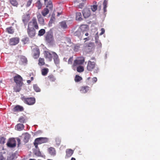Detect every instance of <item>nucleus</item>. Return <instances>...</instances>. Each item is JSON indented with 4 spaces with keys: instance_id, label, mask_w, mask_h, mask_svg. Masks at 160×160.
<instances>
[{
    "instance_id": "1",
    "label": "nucleus",
    "mask_w": 160,
    "mask_h": 160,
    "mask_svg": "<svg viewBox=\"0 0 160 160\" xmlns=\"http://www.w3.org/2000/svg\"><path fill=\"white\" fill-rule=\"evenodd\" d=\"M44 2L46 8L42 11L41 13L43 16L45 17L49 13V10H52L53 5L51 0H44Z\"/></svg>"
},
{
    "instance_id": "2",
    "label": "nucleus",
    "mask_w": 160,
    "mask_h": 160,
    "mask_svg": "<svg viewBox=\"0 0 160 160\" xmlns=\"http://www.w3.org/2000/svg\"><path fill=\"white\" fill-rule=\"evenodd\" d=\"M87 68L88 71H90L94 70V72L95 73H97L99 70L96 62L90 61H89L88 62Z\"/></svg>"
},
{
    "instance_id": "3",
    "label": "nucleus",
    "mask_w": 160,
    "mask_h": 160,
    "mask_svg": "<svg viewBox=\"0 0 160 160\" xmlns=\"http://www.w3.org/2000/svg\"><path fill=\"white\" fill-rule=\"evenodd\" d=\"M87 28V26L86 25H81L78 30L74 32V35L80 38H82L84 34V31Z\"/></svg>"
},
{
    "instance_id": "4",
    "label": "nucleus",
    "mask_w": 160,
    "mask_h": 160,
    "mask_svg": "<svg viewBox=\"0 0 160 160\" xmlns=\"http://www.w3.org/2000/svg\"><path fill=\"white\" fill-rule=\"evenodd\" d=\"M48 141V139L47 138L40 137L37 138L35 139L34 142V145L36 148L39 149L38 147V144L47 142Z\"/></svg>"
},
{
    "instance_id": "5",
    "label": "nucleus",
    "mask_w": 160,
    "mask_h": 160,
    "mask_svg": "<svg viewBox=\"0 0 160 160\" xmlns=\"http://www.w3.org/2000/svg\"><path fill=\"white\" fill-rule=\"evenodd\" d=\"M21 98L24 103L28 105H32L35 103V99L33 97L26 98L23 96Z\"/></svg>"
},
{
    "instance_id": "6",
    "label": "nucleus",
    "mask_w": 160,
    "mask_h": 160,
    "mask_svg": "<svg viewBox=\"0 0 160 160\" xmlns=\"http://www.w3.org/2000/svg\"><path fill=\"white\" fill-rule=\"evenodd\" d=\"M28 27L31 28H34L36 29L39 28L37 19L35 17H33L28 23Z\"/></svg>"
},
{
    "instance_id": "7",
    "label": "nucleus",
    "mask_w": 160,
    "mask_h": 160,
    "mask_svg": "<svg viewBox=\"0 0 160 160\" xmlns=\"http://www.w3.org/2000/svg\"><path fill=\"white\" fill-rule=\"evenodd\" d=\"M46 41L50 44H52L54 41V38L52 34L50 32L47 33L45 37Z\"/></svg>"
},
{
    "instance_id": "8",
    "label": "nucleus",
    "mask_w": 160,
    "mask_h": 160,
    "mask_svg": "<svg viewBox=\"0 0 160 160\" xmlns=\"http://www.w3.org/2000/svg\"><path fill=\"white\" fill-rule=\"evenodd\" d=\"M84 62V58L83 57H79L74 61L72 67H74L77 65L82 64Z\"/></svg>"
},
{
    "instance_id": "9",
    "label": "nucleus",
    "mask_w": 160,
    "mask_h": 160,
    "mask_svg": "<svg viewBox=\"0 0 160 160\" xmlns=\"http://www.w3.org/2000/svg\"><path fill=\"white\" fill-rule=\"evenodd\" d=\"M34 28H31L28 27L27 32L28 35L30 38L34 37L36 35V30Z\"/></svg>"
},
{
    "instance_id": "10",
    "label": "nucleus",
    "mask_w": 160,
    "mask_h": 160,
    "mask_svg": "<svg viewBox=\"0 0 160 160\" xmlns=\"http://www.w3.org/2000/svg\"><path fill=\"white\" fill-rule=\"evenodd\" d=\"M8 147L10 148H13L16 146V141L14 138H9L7 143Z\"/></svg>"
},
{
    "instance_id": "11",
    "label": "nucleus",
    "mask_w": 160,
    "mask_h": 160,
    "mask_svg": "<svg viewBox=\"0 0 160 160\" xmlns=\"http://www.w3.org/2000/svg\"><path fill=\"white\" fill-rule=\"evenodd\" d=\"M52 52H50L48 51H45L44 52L45 58L49 61H51L52 60L53 56Z\"/></svg>"
},
{
    "instance_id": "12",
    "label": "nucleus",
    "mask_w": 160,
    "mask_h": 160,
    "mask_svg": "<svg viewBox=\"0 0 160 160\" xmlns=\"http://www.w3.org/2000/svg\"><path fill=\"white\" fill-rule=\"evenodd\" d=\"M22 78L19 75H17L14 77V80L17 84L21 86L22 84Z\"/></svg>"
},
{
    "instance_id": "13",
    "label": "nucleus",
    "mask_w": 160,
    "mask_h": 160,
    "mask_svg": "<svg viewBox=\"0 0 160 160\" xmlns=\"http://www.w3.org/2000/svg\"><path fill=\"white\" fill-rule=\"evenodd\" d=\"M19 38H12L10 39L9 44L11 45H15L19 43Z\"/></svg>"
},
{
    "instance_id": "14",
    "label": "nucleus",
    "mask_w": 160,
    "mask_h": 160,
    "mask_svg": "<svg viewBox=\"0 0 160 160\" xmlns=\"http://www.w3.org/2000/svg\"><path fill=\"white\" fill-rule=\"evenodd\" d=\"M82 13L85 18L89 17L91 15V11L89 8H85L82 11Z\"/></svg>"
},
{
    "instance_id": "15",
    "label": "nucleus",
    "mask_w": 160,
    "mask_h": 160,
    "mask_svg": "<svg viewBox=\"0 0 160 160\" xmlns=\"http://www.w3.org/2000/svg\"><path fill=\"white\" fill-rule=\"evenodd\" d=\"M37 17L39 23L41 25H44V20L40 13H38L37 14Z\"/></svg>"
},
{
    "instance_id": "16",
    "label": "nucleus",
    "mask_w": 160,
    "mask_h": 160,
    "mask_svg": "<svg viewBox=\"0 0 160 160\" xmlns=\"http://www.w3.org/2000/svg\"><path fill=\"white\" fill-rule=\"evenodd\" d=\"M93 48V43L90 42L88 44H86L84 46L85 49L88 52H90Z\"/></svg>"
},
{
    "instance_id": "17",
    "label": "nucleus",
    "mask_w": 160,
    "mask_h": 160,
    "mask_svg": "<svg viewBox=\"0 0 160 160\" xmlns=\"http://www.w3.org/2000/svg\"><path fill=\"white\" fill-rule=\"evenodd\" d=\"M53 55V59L54 62L56 64H58L60 62L59 59L58 58V55L54 52H52Z\"/></svg>"
},
{
    "instance_id": "18",
    "label": "nucleus",
    "mask_w": 160,
    "mask_h": 160,
    "mask_svg": "<svg viewBox=\"0 0 160 160\" xmlns=\"http://www.w3.org/2000/svg\"><path fill=\"white\" fill-rule=\"evenodd\" d=\"M40 55V51L39 48H36L33 49V57L35 59L38 58Z\"/></svg>"
},
{
    "instance_id": "19",
    "label": "nucleus",
    "mask_w": 160,
    "mask_h": 160,
    "mask_svg": "<svg viewBox=\"0 0 160 160\" xmlns=\"http://www.w3.org/2000/svg\"><path fill=\"white\" fill-rule=\"evenodd\" d=\"M89 89V87L88 86H82L80 87V91L81 93H87Z\"/></svg>"
},
{
    "instance_id": "20",
    "label": "nucleus",
    "mask_w": 160,
    "mask_h": 160,
    "mask_svg": "<svg viewBox=\"0 0 160 160\" xmlns=\"http://www.w3.org/2000/svg\"><path fill=\"white\" fill-rule=\"evenodd\" d=\"M74 151L71 149H67L66 150V158H68L72 156L73 154Z\"/></svg>"
},
{
    "instance_id": "21",
    "label": "nucleus",
    "mask_w": 160,
    "mask_h": 160,
    "mask_svg": "<svg viewBox=\"0 0 160 160\" xmlns=\"http://www.w3.org/2000/svg\"><path fill=\"white\" fill-rule=\"evenodd\" d=\"M29 19L30 16L28 14L24 15L22 17V21L25 24H26Z\"/></svg>"
},
{
    "instance_id": "22",
    "label": "nucleus",
    "mask_w": 160,
    "mask_h": 160,
    "mask_svg": "<svg viewBox=\"0 0 160 160\" xmlns=\"http://www.w3.org/2000/svg\"><path fill=\"white\" fill-rule=\"evenodd\" d=\"M49 154L51 156H54L56 155V150L54 148L51 147L48 149Z\"/></svg>"
},
{
    "instance_id": "23",
    "label": "nucleus",
    "mask_w": 160,
    "mask_h": 160,
    "mask_svg": "<svg viewBox=\"0 0 160 160\" xmlns=\"http://www.w3.org/2000/svg\"><path fill=\"white\" fill-rule=\"evenodd\" d=\"M23 135L24 136L23 141L25 143L28 142L30 138V134L28 133H26L23 134Z\"/></svg>"
},
{
    "instance_id": "24",
    "label": "nucleus",
    "mask_w": 160,
    "mask_h": 160,
    "mask_svg": "<svg viewBox=\"0 0 160 160\" xmlns=\"http://www.w3.org/2000/svg\"><path fill=\"white\" fill-rule=\"evenodd\" d=\"M14 111L22 112L23 111V108L21 106L18 105L16 106L14 108Z\"/></svg>"
},
{
    "instance_id": "25",
    "label": "nucleus",
    "mask_w": 160,
    "mask_h": 160,
    "mask_svg": "<svg viewBox=\"0 0 160 160\" xmlns=\"http://www.w3.org/2000/svg\"><path fill=\"white\" fill-rule=\"evenodd\" d=\"M16 128L18 131L22 130L24 128V126L23 124L18 123L16 127Z\"/></svg>"
},
{
    "instance_id": "26",
    "label": "nucleus",
    "mask_w": 160,
    "mask_h": 160,
    "mask_svg": "<svg viewBox=\"0 0 160 160\" xmlns=\"http://www.w3.org/2000/svg\"><path fill=\"white\" fill-rule=\"evenodd\" d=\"M93 3H95V5H91L90 6V8L92 11L93 12H94L97 9L98 5L96 4L97 2L96 1H94Z\"/></svg>"
},
{
    "instance_id": "27",
    "label": "nucleus",
    "mask_w": 160,
    "mask_h": 160,
    "mask_svg": "<svg viewBox=\"0 0 160 160\" xmlns=\"http://www.w3.org/2000/svg\"><path fill=\"white\" fill-rule=\"evenodd\" d=\"M76 20L81 21L82 20V15L81 12H77L76 13Z\"/></svg>"
},
{
    "instance_id": "28",
    "label": "nucleus",
    "mask_w": 160,
    "mask_h": 160,
    "mask_svg": "<svg viewBox=\"0 0 160 160\" xmlns=\"http://www.w3.org/2000/svg\"><path fill=\"white\" fill-rule=\"evenodd\" d=\"M37 1L36 3V6L37 7L38 9H40L41 8L42 4L41 3V0H37Z\"/></svg>"
},
{
    "instance_id": "29",
    "label": "nucleus",
    "mask_w": 160,
    "mask_h": 160,
    "mask_svg": "<svg viewBox=\"0 0 160 160\" xmlns=\"http://www.w3.org/2000/svg\"><path fill=\"white\" fill-rule=\"evenodd\" d=\"M45 62L44 59L43 58H40L38 60V64L39 65L42 66L44 65Z\"/></svg>"
},
{
    "instance_id": "30",
    "label": "nucleus",
    "mask_w": 160,
    "mask_h": 160,
    "mask_svg": "<svg viewBox=\"0 0 160 160\" xmlns=\"http://www.w3.org/2000/svg\"><path fill=\"white\" fill-rule=\"evenodd\" d=\"M48 78L50 81L52 82L55 81L56 79L54 75L52 74L49 75L48 77Z\"/></svg>"
},
{
    "instance_id": "31",
    "label": "nucleus",
    "mask_w": 160,
    "mask_h": 160,
    "mask_svg": "<svg viewBox=\"0 0 160 160\" xmlns=\"http://www.w3.org/2000/svg\"><path fill=\"white\" fill-rule=\"evenodd\" d=\"M20 61L22 64L26 63L27 62V59L24 56H22L20 58Z\"/></svg>"
},
{
    "instance_id": "32",
    "label": "nucleus",
    "mask_w": 160,
    "mask_h": 160,
    "mask_svg": "<svg viewBox=\"0 0 160 160\" xmlns=\"http://www.w3.org/2000/svg\"><path fill=\"white\" fill-rule=\"evenodd\" d=\"M7 32L9 34H13L14 32V30L12 27H10L6 29Z\"/></svg>"
},
{
    "instance_id": "33",
    "label": "nucleus",
    "mask_w": 160,
    "mask_h": 160,
    "mask_svg": "<svg viewBox=\"0 0 160 160\" xmlns=\"http://www.w3.org/2000/svg\"><path fill=\"white\" fill-rule=\"evenodd\" d=\"M42 75L43 76H45L47 75L48 72V68L42 69L41 70Z\"/></svg>"
},
{
    "instance_id": "34",
    "label": "nucleus",
    "mask_w": 160,
    "mask_h": 160,
    "mask_svg": "<svg viewBox=\"0 0 160 160\" xmlns=\"http://www.w3.org/2000/svg\"><path fill=\"white\" fill-rule=\"evenodd\" d=\"M45 33V30L44 29H42L39 30L38 32V35L39 36H43Z\"/></svg>"
},
{
    "instance_id": "35",
    "label": "nucleus",
    "mask_w": 160,
    "mask_h": 160,
    "mask_svg": "<svg viewBox=\"0 0 160 160\" xmlns=\"http://www.w3.org/2000/svg\"><path fill=\"white\" fill-rule=\"evenodd\" d=\"M77 71L79 72H82L84 71V69L83 66H79L77 68Z\"/></svg>"
},
{
    "instance_id": "36",
    "label": "nucleus",
    "mask_w": 160,
    "mask_h": 160,
    "mask_svg": "<svg viewBox=\"0 0 160 160\" xmlns=\"http://www.w3.org/2000/svg\"><path fill=\"white\" fill-rule=\"evenodd\" d=\"M82 79V78L78 75H76L75 76L74 80L76 82H78Z\"/></svg>"
},
{
    "instance_id": "37",
    "label": "nucleus",
    "mask_w": 160,
    "mask_h": 160,
    "mask_svg": "<svg viewBox=\"0 0 160 160\" xmlns=\"http://www.w3.org/2000/svg\"><path fill=\"white\" fill-rule=\"evenodd\" d=\"M33 88L34 90L36 92H39L40 91V89L37 84H34L33 85Z\"/></svg>"
},
{
    "instance_id": "38",
    "label": "nucleus",
    "mask_w": 160,
    "mask_h": 160,
    "mask_svg": "<svg viewBox=\"0 0 160 160\" xmlns=\"http://www.w3.org/2000/svg\"><path fill=\"white\" fill-rule=\"evenodd\" d=\"M61 27L63 29H66L67 28V26L65 22L62 21L60 23Z\"/></svg>"
},
{
    "instance_id": "39",
    "label": "nucleus",
    "mask_w": 160,
    "mask_h": 160,
    "mask_svg": "<svg viewBox=\"0 0 160 160\" xmlns=\"http://www.w3.org/2000/svg\"><path fill=\"white\" fill-rule=\"evenodd\" d=\"M26 120V119L23 116H21L19 118L18 121L20 122L24 123L25 122Z\"/></svg>"
},
{
    "instance_id": "40",
    "label": "nucleus",
    "mask_w": 160,
    "mask_h": 160,
    "mask_svg": "<svg viewBox=\"0 0 160 160\" xmlns=\"http://www.w3.org/2000/svg\"><path fill=\"white\" fill-rule=\"evenodd\" d=\"M9 2L11 3V4L14 6H16L18 5V3L17 1L16 0H9Z\"/></svg>"
},
{
    "instance_id": "41",
    "label": "nucleus",
    "mask_w": 160,
    "mask_h": 160,
    "mask_svg": "<svg viewBox=\"0 0 160 160\" xmlns=\"http://www.w3.org/2000/svg\"><path fill=\"white\" fill-rule=\"evenodd\" d=\"M107 1L106 0H104L103 2V10L104 12L106 11V8L107 7Z\"/></svg>"
},
{
    "instance_id": "42",
    "label": "nucleus",
    "mask_w": 160,
    "mask_h": 160,
    "mask_svg": "<svg viewBox=\"0 0 160 160\" xmlns=\"http://www.w3.org/2000/svg\"><path fill=\"white\" fill-rule=\"evenodd\" d=\"M55 18L54 17H52L51 18L49 22V25L50 26L52 25V24L53 23L55 20Z\"/></svg>"
},
{
    "instance_id": "43",
    "label": "nucleus",
    "mask_w": 160,
    "mask_h": 160,
    "mask_svg": "<svg viewBox=\"0 0 160 160\" xmlns=\"http://www.w3.org/2000/svg\"><path fill=\"white\" fill-rule=\"evenodd\" d=\"M5 138L3 137H1L0 138V144H4L5 143Z\"/></svg>"
},
{
    "instance_id": "44",
    "label": "nucleus",
    "mask_w": 160,
    "mask_h": 160,
    "mask_svg": "<svg viewBox=\"0 0 160 160\" xmlns=\"http://www.w3.org/2000/svg\"><path fill=\"white\" fill-rule=\"evenodd\" d=\"M34 154L38 156H40L41 155V153L39 150H36L34 151Z\"/></svg>"
},
{
    "instance_id": "45",
    "label": "nucleus",
    "mask_w": 160,
    "mask_h": 160,
    "mask_svg": "<svg viewBox=\"0 0 160 160\" xmlns=\"http://www.w3.org/2000/svg\"><path fill=\"white\" fill-rule=\"evenodd\" d=\"M95 42L97 45L99 47H101L102 46V44L99 40L95 39Z\"/></svg>"
},
{
    "instance_id": "46",
    "label": "nucleus",
    "mask_w": 160,
    "mask_h": 160,
    "mask_svg": "<svg viewBox=\"0 0 160 160\" xmlns=\"http://www.w3.org/2000/svg\"><path fill=\"white\" fill-rule=\"evenodd\" d=\"M55 141L57 144L59 145L60 144L61 142V139L59 138H56L55 139Z\"/></svg>"
},
{
    "instance_id": "47",
    "label": "nucleus",
    "mask_w": 160,
    "mask_h": 160,
    "mask_svg": "<svg viewBox=\"0 0 160 160\" xmlns=\"http://www.w3.org/2000/svg\"><path fill=\"white\" fill-rule=\"evenodd\" d=\"M32 0H29L28 1H27L26 4V7H29L32 3Z\"/></svg>"
},
{
    "instance_id": "48",
    "label": "nucleus",
    "mask_w": 160,
    "mask_h": 160,
    "mask_svg": "<svg viewBox=\"0 0 160 160\" xmlns=\"http://www.w3.org/2000/svg\"><path fill=\"white\" fill-rule=\"evenodd\" d=\"M73 61V57H71L68 59V64H71L72 63Z\"/></svg>"
},
{
    "instance_id": "49",
    "label": "nucleus",
    "mask_w": 160,
    "mask_h": 160,
    "mask_svg": "<svg viewBox=\"0 0 160 160\" xmlns=\"http://www.w3.org/2000/svg\"><path fill=\"white\" fill-rule=\"evenodd\" d=\"M97 80V79L96 77H94L92 78V82L93 83L96 82Z\"/></svg>"
},
{
    "instance_id": "50",
    "label": "nucleus",
    "mask_w": 160,
    "mask_h": 160,
    "mask_svg": "<svg viewBox=\"0 0 160 160\" xmlns=\"http://www.w3.org/2000/svg\"><path fill=\"white\" fill-rule=\"evenodd\" d=\"M101 32L100 34V35H102V34H104L105 32V29L104 28H101Z\"/></svg>"
},
{
    "instance_id": "51",
    "label": "nucleus",
    "mask_w": 160,
    "mask_h": 160,
    "mask_svg": "<svg viewBox=\"0 0 160 160\" xmlns=\"http://www.w3.org/2000/svg\"><path fill=\"white\" fill-rule=\"evenodd\" d=\"M5 158L1 154L0 155V160H4Z\"/></svg>"
},
{
    "instance_id": "52",
    "label": "nucleus",
    "mask_w": 160,
    "mask_h": 160,
    "mask_svg": "<svg viewBox=\"0 0 160 160\" xmlns=\"http://www.w3.org/2000/svg\"><path fill=\"white\" fill-rule=\"evenodd\" d=\"M84 39L85 40V41H86L89 40V37H88V38H84Z\"/></svg>"
},
{
    "instance_id": "53",
    "label": "nucleus",
    "mask_w": 160,
    "mask_h": 160,
    "mask_svg": "<svg viewBox=\"0 0 160 160\" xmlns=\"http://www.w3.org/2000/svg\"><path fill=\"white\" fill-rule=\"evenodd\" d=\"M31 80H28L27 81V82L28 83V84H30L31 82Z\"/></svg>"
},
{
    "instance_id": "54",
    "label": "nucleus",
    "mask_w": 160,
    "mask_h": 160,
    "mask_svg": "<svg viewBox=\"0 0 160 160\" xmlns=\"http://www.w3.org/2000/svg\"><path fill=\"white\" fill-rule=\"evenodd\" d=\"M62 14L61 12H58V14H57V16H59L60 15H61Z\"/></svg>"
},
{
    "instance_id": "55",
    "label": "nucleus",
    "mask_w": 160,
    "mask_h": 160,
    "mask_svg": "<svg viewBox=\"0 0 160 160\" xmlns=\"http://www.w3.org/2000/svg\"><path fill=\"white\" fill-rule=\"evenodd\" d=\"M85 35L86 36H88V32H86L85 33Z\"/></svg>"
},
{
    "instance_id": "56",
    "label": "nucleus",
    "mask_w": 160,
    "mask_h": 160,
    "mask_svg": "<svg viewBox=\"0 0 160 160\" xmlns=\"http://www.w3.org/2000/svg\"><path fill=\"white\" fill-rule=\"evenodd\" d=\"M33 80V77H32L31 78L30 80L31 81H32Z\"/></svg>"
},
{
    "instance_id": "57",
    "label": "nucleus",
    "mask_w": 160,
    "mask_h": 160,
    "mask_svg": "<svg viewBox=\"0 0 160 160\" xmlns=\"http://www.w3.org/2000/svg\"><path fill=\"white\" fill-rule=\"evenodd\" d=\"M71 160H76L75 158H72Z\"/></svg>"
},
{
    "instance_id": "58",
    "label": "nucleus",
    "mask_w": 160,
    "mask_h": 160,
    "mask_svg": "<svg viewBox=\"0 0 160 160\" xmlns=\"http://www.w3.org/2000/svg\"><path fill=\"white\" fill-rule=\"evenodd\" d=\"M95 59V58L94 57H92L91 58L92 60H94Z\"/></svg>"
},
{
    "instance_id": "59",
    "label": "nucleus",
    "mask_w": 160,
    "mask_h": 160,
    "mask_svg": "<svg viewBox=\"0 0 160 160\" xmlns=\"http://www.w3.org/2000/svg\"><path fill=\"white\" fill-rule=\"evenodd\" d=\"M28 38H25L24 39H23V41L24 40H26L27 39H28Z\"/></svg>"
},
{
    "instance_id": "60",
    "label": "nucleus",
    "mask_w": 160,
    "mask_h": 160,
    "mask_svg": "<svg viewBox=\"0 0 160 160\" xmlns=\"http://www.w3.org/2000/svg\"><path fill=\"white\" fill-rule=\"evenodd\" d=\"M29 160H36L35 159H30Z\"/></svg>"
},
{
    "instance_id": "61",
    "label": "nucleus",
    "mask_w": 160,
    "mask_h": 160,
    "mask_svg": "<svg viewBox=\"0 0 160 160\" xmlns=\"http://www.w3.org/2000/svg\"><path fill=\"white\" fill-rule=\"evenodd\" d=\"M90 77H89L88 78V80H89V79H90Z\"/></svg>"
},
{
    "instance_id": "62",
    "label": "nucleus",
    "mask_w": 160,
    "mask_h": 160,
    "mask_svg": "<svg viewBox=\"0 0 160 160\" xmlns=\"http://www.w3.org/2000/svg\"><path fill=\"white\" fill-rule=\"evenodd\" d=\"M83 1H85L86 0H82Z\"/></svg>"
}]
</instances>
